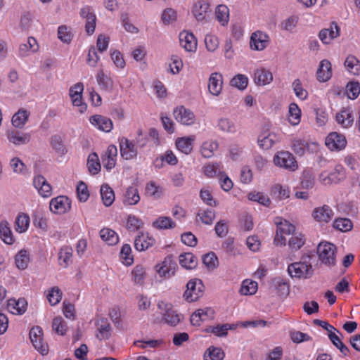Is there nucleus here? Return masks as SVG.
<instances>
[{
	"label": "nucleus",
	"mask_w": 360,
	"mask_h": 360,
	"mask_svg": "<svg viewBox=\"0 0 360 360\" xmlns=\"http://www.w3.org/2000/svg\"><path fill=\"white\" fill-rule=\"evenodd\" d=\"M310 255H303L302 260L291 263L288 266V273L292 278L307 279L314 274V269L310 262Z\"/></svg>",
	"instance_id": "obj_1"
},
{
	"label": "nucleus",
	"mask_w": 360,
	"mask_h": 360,
	"mask_svg": "<svg viewBox=\"0 0 360 360\" xmlns=\"http://www.w3.org/2000/svg\"><path fill=\"white\" fill-rule=\"evenodd\" d=\"M336 247L335 245L326 242L321 243L317 248L319 259L322 263L333 266L335 264V252Z\"/></svg>",
	"instance_id": "obj_2"
},
{
	"label": "nucleus",
	"mask_w": 360,
	"mask_h": 360,
	"mask_svg": "<svg viewBox=\"0 0 360 360\" xmlns=\"http://www.w3.org/2000/svg\"><path fill=\"white\" fill-rule=\"evenodd\" d=\"M204 285L200 279H193L186 284V290L184 297L188 302L197 300L202 294Z\"/></svg>",
	"instance_id": "obj_3"
},
{
	"label": "nucleus",
	"mask_w": 360,
	"mask_h": 360,
	"mask_svg": "<svg viewBox=\"0 0 360 360\" xmlns=\"http://www.w3.org/2000/svg\"><path fill=\"white\" fill-rule=\"evenodd\" d=\"M274 162L277 166L292 171H295L297 168V164L294 156L288 151L278 152L274 158Z\"/></svg>",
	"instance_id": "obj_4"
},
{
	"label": "nucleus",
	"mask_w": 360,
	"mask_h": 360,
	"mask_svg": "<svg viewBox=\"0 0 360 360\" xmlns=\"http://www.w3.org/2000/svg\"><path fill=\"white\" fill-rule=\"evenodd\" d=\"M30 339L34 347L42 355H46L48 354V345L46 344L44 345L42 342L43 330L41 327L37 326L31 328L30 331Z\"/></svg>",
	"instance_id": "obj_5"
},
{
	"label": "nucleus",
	"mask_w": 360,
	"mask_h": 360,
	"mask_svg": "<svg viewBox=\"0 0 360 360\" xmlns=\"http://www.w3.org/2000/svg\"><path fill=\"white\" fill-rule=\"evenodd\" d=\"M175 120L185 125H191L195 122V115L193 112L184 106H179L173 111Z\"/></svg>",
	"instance_id": "obj_6"
},
{
	"label": "nucleus",
	"mask_w": 360,
	"mask_h": 360,
	"mask_svg": "<svg viewBox=\"0 0 360 360\" xmlns=\"http://www.w3.org/2000/svg\"><path fill=\"white\" fill-rule=\"evenodd\" d=\"M84 90V85L81 82H78L74 86H71L69 91V95L72 98L73 105L80 107L79 111L84 112L86 109L85 103H82V92Z\"/></svg>",
	"instance_id": "obj_7"
},
{
	"label": "nucleus",
	"mask_w": 360,
	"mask_h": 360,
	"mask_svg": "<svg viewBox=\"0 0 360 360\" xmlns=\"http://www.w3.org/2000/svg\"><path fill=\"white\" fill-rule=\"evenodd\" d=\"M269 44V36L260 31L252 34L250 37V48L256 51L264 50Z\"/></svg>",
	"instance_id": "obj_8"
},
{
	"label": "nucleus",
	"mask_w": 360,
	"mask_h": 360,
	"mask_svg": "<svg viewBox=\"0 0 360 360\" xmlns=\"http://www.w3.org/2000/svg\"><path fill=\"white\" fill-rule=\"evenodd\" d=\"M326 145L330 150H341L345 148L347 140L344 135L337 132H331L326 139Z\"/></svg>",
	"instance_id": "obj_9"
},
{
	"label": "nucleus",
	"mask_w": 360,
	"mask_h": 360,
	"mask_svg": "<svg viewBox=\"0 0 360 360\" xmlns=\"http://www.w3.org/2000/svg\"><path fill=\"white\" fill-rule=\"evenodd\" d=\"M49 207L54 213L63 214L70 210L69 198L65 196H58L51 200Z\"/></svg>",
	"instance_id": "obj_10"
},
{
	"label": "nucleus",
	"mask_w": 360,
	"mask_h": 360,
	"mask_svg": "<svg viewBox=\"0 0 360 360\" xmlns=\"http://www.w3.org/2000/svg\"><path fill=\"white\" fill-rule=\"evenodd\" d=\"M120 148L121 155L125 160H131L137 155V150L135 145L127 138L123 137L120 139Z\"/></svg>",
	"instance_id": "obj_11"
},
{
	"label": "nucleus",
	"mask_w": 360,
	"mask_h": 360,
	"mask_svg": "<svg viewBox=\"0 0 360 360\" xmlns=\"http://www.w3.org/2000/svg\"><path fill=\"white\" fill-rule=\"evenodd\" d=\"M336 122L344 128H349L354 123L352 110L349 108H342L335 116Z\"/></svg>",
	"instance_id": "obj_12"
},
{
	"label": "nucleus",
	"mask_w": 360,
	"mask_h": 360,
	"mask_svg": "<svg viewBox=\"0 0 360 360\" xmlns=\"http://www.w3.org/2000/svg\"><path fill=\"white\" fill-rule=\"evenodd\" d=\"M80 16L86 20L85 29L88 34H92L96 28V15L89 6L84 7L80 11Z\"/></svg>",
	"instance_id": "obj_13"
},
{
	"label": "nucleus",
	"mask_w": 360,
	"mask_h": 360,
	"mask_svg": "<svg viewBox=\"0 0 360 360\" xmlns=\"http://www.w3.org/2000/svg\"><path fill=\"white\" fill-rule=\"evenodd\" d=\"M181 46L187 51H194L197 48V40L191 32L183 31L179 34Z\"/></svg>",
	"instance_id": "obj_14"
},
{
	"label": "nucleus",
	"mask_w": 360,
	"mask_h": 360,
	"mask_svg": "<svg viewBox=\"0 0 360 360\" xmlns=\"http://www.w3.org/2000/svg\"><path fill=\"white\" fill-rule=\"evenodd\" d=\"M222 75L218 72L212 73L208 82V89L211 94L219 96L222 90Z\"/></svg>",
	"instance_id": "obj_15"
},
{
	"label": "nucleus",
	"mask_w": 360,
	"mask_h": 360,
	"mask_svg": "<svg viewBox=\"0 0 360 360\" xmlns=\"http://www.w3.org/2000/svg\"><path fill=\"white\" fill-rule=\"evenodd\" d=\"M312 216L315 220L320 222H328L333 217V212L328 205L315 208Z\"/></svg>",
	"instance_id": "obj_16"
},
{
	"label": "nucleus",
	"mask_w": 360,
	"mask_h": 360,
	"mask_svg": "<svg viewBox=\"0 0 360 360\" xmlns=\"http://www.w3.org/2000/svg\"><path fill=\"white\" fill-rule=\"evenodd\" d=\"M90 122L98 127V128L105 132H109L112 129V122L110 118L106 117L95 115L90 117Z\"/></svg>",
	"instance_id": "obj_17"
},
{
	"label": "nucleus",
	"mask_w": 360,
	"mask_h": 360,
	"mask_svg": "<svg viewBox=\"0 0 360 360\" xmlns=\"http://www.w3.org/2000/svg\"><path fill=\"white\" fill-rule=\"evenodd\" d=\"M317 79L319 82H327L332 77L331 63L328 60L321 61L319 67L317 70Z\"/></svg>",
	"instance_id": "obj_18"
},
{
	"label": "nucleus",
	"mask_w": 360,
	"mask_h": 360,
	"mask_svg": "<svg viewBox=\"0 0 360 360\" xmlns=\"http://www.w3.org/2000/svg\"><path fill=\"white\" fill-rule=\"evenodd\" d=\"M195 138V136L178 138L176 141L177 149L186 155L191 153L193 150V143Z\"/></svg>",
	"instance_id": "obj_19"
},
{
	"label": "nucleus",
	"mask_w": 360,
	"mask_h": 360,
	"mask_svg": "<svg viewBox=\"0 0 360 360\" xmlns=\"http://www.w3.org/2000/svg\"><path fill=\"white\" fill-rule=\"evenodd\" d=\"M27 302L24 298L10 299L8 301V309L13 313L16 314H22L27 309Z\"/></svg>",
	"instance_id": "obj_20"
},
{
	"label": "nucleus",
	"mask_w": 360,
	"mask_h": 360,
	"mask_svg": "<svg viewBox=\"0 0 360 360\" xmlns=\"http://www.w3.org/2000/svg\"><path fill=\"white\" fill-rule=\"evenodd\" d=\"M273 80L272 73L266 69L257 70L255 72V82L257 85H266Z\"/></svg>",
	"instance_id": "obj_21"
},
{
	"label": "nucleus",
	"mask_w": 360,
	"mask_h": 360,
	"mask_svg": "<svg viewBox=\"0 0 360 360\" xmlns=\"http://www.w3.org/2000/svg\"><path fill=\"white\" fill-rule=\"evenodd\" d=\"M209 4L204 1H198L195 4L193 13L198 21L205 20L206 13L209 9Z\"/></svg>",
	"instance_id": "obj_22"
},
{
	"label": "nucleus",
	"mask_w": 360,
	"mask_h": 360,
	"mask_svg": "<svg viewBox=\"0 0 360 360\" xmlns=\"http://www.w3.org/2000/svg\"><path fill=\"white\" fill-rule=\"evenodd\" d=\"M98 325V330L99 333L96 335V338L100 340L103 339L108 340L110 337L111 326L108 322V320L105 318H102L99 320Z\"/></svg>",
	"instance_id": "obj_23"
},
{
	"label": "nucleus",
	"mask_w": 360,
	"mask_h": 360,
	"mask_svg": "<svg viewBox=\"0 0 360 360\" xmlns=\"http://www.w3.org/2000/svg\"><path fill=\"white\" fill-rule=\"evenodd\" d=\"M30 112L25 109H20L12 117V124L15 127L22 129L26 124Z\"/></svg>",
	"instance_id": "obj_24"
},
{
	"label": "nucleus",
	"mask_w": 360,
	"mask_h": 360,
	"mask_svg": "<svg viewBox=\"0 0 360 360\" xmlns=\"http://www.w3.org/2000/svg\"><path fill=\"white\" fill-rule=\"evenodd\" d=\"M179 263L182 267L192 269L197 266L198 259L192 253L186 252L179 255Z\"/></svg>",
	"instance_id": "obj_25"
},
{
	"label": "nucleus",
	"mask_w": 360,
	"mask_h": 360,
	"mask_svg": "<svg viewBox=\"0 0 360 360\" xmlns=\"http://www.w3.org/2000/svg\"><path fill=\"white\" fill-rule=\"evenodd\" d=\"M140 200L138 189L134 186H129L127 188L124 198L123 200L124 204L128 205H134L137 204Z\"/></svg>",
	"instance_id": "obj_26"
},
{
	"label": "nucleus",
	"mask_w": 360,
	"mask_h": 360,
	"mask_svg": "<svg viewBox=\"0 0 360 360\" xmlns=\"http://www.w3.org/2000/svg\"><path fill=\"white\" fill-rule=\"evenodd\" d=\"M276 294L280 297H286L290 292L289 284L281 278H276L272 281Z\"/></svg>",
	"instance_id": "obj_27"
},
{
	"label": "nucleus",
	"mask_w": 360,
	"mask_h": 360,
	"mask_svg": "<svg viewBox=\"0 0 360 360\" xmlns=\"http://www.w3.org/2000/svg\"><path fill=\"white\" fill-rule=\"evenodd\" d=\"M100 192L103 204L107 207L110 206L115 200L113 190L108 184H103Z\"/></svg>",
	"instance_id": "obj_28"
},
{
	"label": "nucleus",
	"mask_w": 360,
	"mask_h": 360,
	"mask_svg": "<svg viewBox=\"0 0 360 360\" xmlns=\"http://www.w3.org/2000/svg\"><path fill=\"white\" fill-rule=\"evenodd\" d=\"M101 239L110 245H115L119 241V238L115 231L108 228H103L100 231Z\"/></svg>",
	"instance_id": "obj_29"
},
{
	"label": "nucleus",
	"mask_w": 360,
	"mask_h": 360,
	"mask_svg": "<svg viewBox=\"0 0 360 360\" xmlns=\"http://www.w3.org/2000/svg\"><path fill=\"white\" fill-rule=\"evenodd\" d=\"M72 256V248L69 246H64L60 248L58 252V259L60 264L63 267H67L71 262Z\"/></svg>",
	"instance_id": "obj_30"
},
{
	"label": "nucleus",
	"mask_w": 360,
	"mask_h": 360,
	"mask_svg": "<svg viewBox=\"0 0 360 360\" xmlns=\"http://www.w3.org/2000/svg\"><path fill=\"white\" fill-rule=\"evenodd\" d=\"M8 225V221L6 220H3L0 222V236L6 244H13L14 238Z\"/></svg>",
	"instance_id": "obj_31"
},
{
	"label": "nucleus",
	"mask_w": 360,
	"mask_h": 360,
	"mask_svg": "<svg viewBox=\"0 0 360 360\" xmlns=\"http://www.w3.org/2000/svg\"><path fill=\"white\" fill-rule=\"evenodd\" d=\"M224 352L219 347H210L204 354V360H223Z\"/></svg>",
	"instance_id": "obj_32"
},
{
	"label": "nucleus",
	"mask_w": 360,
	"mask_h": 360,
	"mask_svg": "<svg viewBox=\"0 0 360 360\" xmlns=\"http://www.w3.org/2000/svg\"><path fill=\"white\" fill-rule=\"evenodd\" d=\"M50 143L53 149L59 155H64L68 153L63 139L60 135L56 134L51 136Z\"/></svg>",
	"instance_id": "obj_33"
},
{
	"label": "nucleus",
	"mask_w": 360,
	"mask_h": 360,
	"mask_svg": "<svg viewBox=\"0 0 360 360\" xmlns=\"http://www.w3.org/2000/svg\"><path fill=\"white\" fill-rule=\"evenodd\" d=\"M345 65L347 70L354 75L360 74V61L354 56H348L345 61Z\"/></svg>",
	"instance_id": "obj_34"
},
{
	"label": "nucleus",
	"mask_w": 360,
	"mask_h": 360,
	"mask_svg": "<svg viewBox=\"0 0 360 360\" xmlns=\"http://www.w3.org/2000/svg\"><path fill=\"white\" fill-rule=\"evenodd\" d=\"M153 226L158 229H169L176 226V224L168 217H159L153 222Z\"/></svg>",
	"instance_id": "obj_35"
},
{
	"label": "nucleus",
	"mask_w": 360,
	"mask_h": 360,
	"mask_svg": "<svg viewBox=\"0 0 360 360\" xmlns=\"http://www.w3.org/2000/svg\"><path fill=\"white\" fill-rule=\"evenodd\" d=\"M219 144L216 141L204 142L201 146V153L204 158H210L213 156L215 150H217Z\"/></svg>",
	"instance_id": "obj_36"
},
{
	"label": "nucleus",
	"mask_w": 360,
	"mask_h": 360,
	"mask_svg": "<svg viewBox=\"0 0 360 360\" xmlns=\"http://www.w3.org/2000/svg\"><path fill=\"white\" fill-rule=\"evenodd\" d=\"M8 140L15 145L26 144L30 140V135L27 134H21L18 131H12L8 134Z\"/></svg>",
	"instance_id": "obj_37"
},
{
	"label": "nucleus",
	"mask_w": 360,
	"mask_h": 360,
	"mask_svg": "<svg viewBox=\"0 0 360 360\" xmlns=\"http://www.w3.org/2000/svg\"><path fill=\"white\" fill-rule=\"evenodd\" d=\"M30 261L29 255L27 250H21L15 257V263L18 269L24 270L27 267Z\"/></svg>",
	"instance_id": "obj_38"
},
{
	"label": "nucleus",
	"mask_w": 360,
	"mask_h": 360,
	"mask_svg": "<svg viewBox=\"0 0 360 360\" xmlns=\"http://www.w3.org/2000/svg\"><path fill=\"white\" fill-rule=\"evenodd\" d=\"M216 18L222 26L227 25L229 18V10L225 5H219L215 11Z\"/></svg>",
	"instance_id": "obj_39"
},
{
	"label": "nucleus",
	"mask_w": 360,
	"mask_h": 360,
	"mask_svg": "<svg viewBox=\"0 0 360 360\" xmlns=\"http://www.w3.org/2000/svg\"><path fill=\"white\" fill-rule=\"evenodd\" d=\"M277 225V230H278L281 233L283 234H292L294 235V232L295 231V227L292 224L289 223L288 221L284 220L282 221V219L277 218L275 221Z\"/></svg>",
	"instance_id": "obj_40"
},
{
	"label": "nucleus",
	"mask_w": 360,
	"mask_h": 360,
	"mask_svg": "<svg viewBox=\"0 0 360 360\" xmlns=\"http://www.w3.org/2000/svg\"><path fill=\"white\" fill-rule=\"evenodd\" d=\"M333 227L342 232H347L352 229L353 224L348 218H338L333 221Z\"/></svg>",
	"instance_id": "obj_41"
},
{
	"label": "nucleus",
	"mask_w": 360,
	"mask_h": 360,
	"mask_svg": "<svg viewBox=\"0 0 360 360\" xmlns=\"http://www.w3.org/2000/svg\"><path fill=\"white\" fill-rule=\"evenodd\" d=\"M88 169L91 174H96L101 170V164L99 162L98 155L93 153L89 155L87 161Z\"/></svg>",
	"instance_id": "obj_42"
},
{
	"label": "nucleus",
	"mask_w": 360,
	"mask_h": 360,
	"mask_svg": "<svg viewBox=\"0 0 360 360\" xmlns=\"http://www.w3.org/2000/svg\"><path fill=\"white\" fill-rule=\"evenodd\" d=\"M301 110L298 105L292 103L289 105V122L292 125H297L300 122Z\"/></svg>",
	"instance_id": "obj_43"
},
{
	"label": "nucleus",
	"mask_w": 360,
	"mask_h": 360,
	"mask_svg": "<svg viewBox=\"0 0 360 360\" xmlns=\"http://www.w3.org/2000/svg\"><path fill=\"white\" fill-rule=\"evenodd\" d=\"M217 127L223 132L233 134L236 131V124L228 118H220L218 120Z\"/></svg>",
	"instance_id": "obj_44"
},
{
	"label": "nucleus",
	"mask_w": 360,
	"mask_h": 360,
	"mask_svg": "<svg viewBox=\"0 0 360 360\" xmlns=\"http://www.w3.org/2000/svg\"><path fill=\"white\" fill-rule=\"evenodd\" d=\"M271 194L276 199L281 200L290 196V191L287 186L276 184L271 188Z\"/></svg>",
	"instance_id": "obj_45"
},
{
	"label": "nucleus",
	"mask_w": 360,
	"mask_h": 360,
	"mask_svg": "<svg viewBox=\"0 0 360 360\" xmlns=\"http://www.w3.org/2000/svg\"><path fill=\"white\" fill-rule=\"evenodd\" d=\"M30 224V217L27 214L21 213L18 214L16 220H15V225L16 228L15 230L18 231L19 233H23L26 231L29 227Z\"/></svg>",
	"instance_id": "obj_46"
},
{
	"label": "nucleus",
	"mask_w": 360,
	"mask_h": 360,
	"mask_svg": "<svg viewBox=\"0 0 360 360\" xmlns=\"http://www.w3.org/2000/svg\"><path fill=\"white\" fill-rule=\"evenodd\" d=\"M235 328L234 325L225 323L222 325H217L216 326H211L207 329V332H211L217 336L223 337L227 335L228 330Z\"/></svg>",
	"instance_id": "obj_47"
},
{
	"label": "nucleus",
	"mask_w": 360,
	"mask_h": 360,
	"mask_svg": "<svg viewBox=\"0 0 360 360\" xmlns=\"http://www.w3.org/2000/svg\"><path fill=\"white\" fill-rule=\"evenodd\" d=\"M336 32L333 30L323 29L320 31L319 37L321 41L324 44H328L329 41L339 35V27L335 24Z\"/></svg>",
	"instance_id": "obj_48"
},
{
	"label": "nucleus",
	"mask_w": 360,
	"mask_h": 360,
	"mask_svg": "<svg viewBox=\"0 0 360 360\" xmlns=\"http://www.w3.org/2000/svg\"><path fill=\"white\" fill-rule=\"evenodd\" d=\"M162 317L165 322L171 326H175L180 322L179 315L171 308H167Z\"/></svg>",
	"instance_id": "obj_49"
},
{
	"label": "nucleus",
	"mask_w": 360,
	"mask_h": 360,
	"mask_svg": "<svg viewBox=\"0 0 360 360\" xmlns=\"http://www.w3.org/2000/svg\"><path fill=\"white\" fill-rule=\"evenodd\" d=\"M257 290V283L253 281L245 280L242 283L240 292L244 295H254Z\"/></svg>",
	"instance_id": "obj_50"
},
{
	"label": "nucleus",
	"mask_w": 360,
	"mask_h": 360,
	"mask_svg": "<svg viewBox=\"0 0 360 360\" xmlns=\"http://www.w3.org/2000/svg\"><path fill=\"white\" fill-rule=\"evenodd\" d=\"M98 84L105 90L110 89L112 87V81L108 77L103 70H100L96 76Z\"/></svg>",
	"instance_id": "obj_51"
},
{
	"label": "nucleus",
	"mask_w": 360,
	"mask_h": 360,
	"mask_svg": "<svg viewBox=\"0 0 360 360\" xmlns=\"http://www.w3.org/2000/svg\"><path fill=\"white\" fill-rule=\"evenodd\" d=\"M275 136L273 134H262L258 138V143L259 146L263 149H269L272 147V146L274 144Z\"/></svg>",
	"instance_id": "obj_52"
},
{
	"label": "nucleus",
	"mask_w": 360,
	"mask_h": 360,
	"mask_svg": "<svg viewBox=\"0 0 360 360\" xmlns=\"http://www.w3.org/2000/svg\"><path fill=\"white\" fill-rule=\"evenodd\" d=\"M305 239L304 236L301 233L299 235H292L288 241V245L292 250H297L300 249L304 244Z\"/></svg>",
	"instance_id": "obj_53"
},
{
	"label": "nucleus",
	"mask_w": 360,
	"mask_h": 360,
	"mask_svg": "<svg viewBox=\"0 0 360 360\" xmlns=\"http://www.w3.org/2000/svg\"><path fill=\"white\" fill-rule=\"evenodd\" d=\"M143 226V222L134 215H129L127 221V229L130 231H136Z\"/></svg>",
	"instance_id": "obj_54"
},
{
	"label": "nucleus",
	"mask_w": 360,
	"mask_h": 360,
	"mask_svg": "<svg viewBox=\"0 0 360 360\" xmlns=\"http://www.w3.org/2000/svg\"><path fill=\"white\" fill-rule=\"evenodd\" d=\"M346 91L349 98L355 99L360 94V84L358 82H349L346 86Z\"/></svg>",
	"instance_id": "obj_55"
},
{
	"label": "nucleus",
	"mask_w": 360,
	"mask_h": 360,
	"mask_svg": "<svg viewBox=\"0 0 360 360\" xmlns=\"http://www.w3.org/2000/svg\"><path fill=\"white\" fill-rule=\"evenodd\" d=\"M230 84L240 90H244L248 86V79L244 75L238 74L232 78Z\"/></svg>",
	"instance_id": "obj_56"
},
{
	"label": "nucleus",
	"mask_w": 360,
	"mask_h": 360,
	"mask_svg": "<svg viewBox=\"0 0 360 360\" xmlns=\"http://www.w3.org/2000/svg\"><path fill=\"white\" fill-rule=\"evenodd\" d=\"M62 291L58 287H53L47 295V299L51 305L57 304L62 298Z\"/></svg>",
	"instance_id": "obj_57"
},
{
	"label": "nucleus",
	"mask_w": 360,
	"mask_h": 360,
	"mask_svg": "<svg viewBox=\"0 0 360 360\" xmlns=\"http://www.w3.org/2000/svg\"><path fill=\"white\" fill-rule=\"evenodd\" d=\"M308 146V143L304 140L294 139L292 141V149L297 155L303 156L305 153V149Z\"/></svg>",
	"instance_id": "obj_58"
},
{
	"label": "nucleus",
	"mask_w": 360,
	"mask_h": 360,
	"mask_svg": "<svg viewBox=\"0 0 360 360\" xmlns=\"http://www.w3.org/2000/svg\"><path fill=\"white\" fill-rule=\"evenodd\" d=\"M53 330L58 335H63L66 332V324L60 316L53 319L52 322Z\"/></svg>",
	"instance_id": "obj_59"
},
{
	"label": "nucleus",
	"mask_w": 360,
	"mask_h": 360,
	"mask_svg": "<svg viewBox=\"0 0 360 360\" xmlns=\"http://www.w3.org/2000/svg\"><path fill=\"white\" fill-rule=\"evenodd\" d=\"M131 248L128 244H124L120 251V257L122 262L126 265H131L133 263L134 259L131 255Z\"/></svg>",
	"instance_id": "obj_60"
},
{
	"label": "nucleus",
	"mask_w": 360,
	"mask_h": 360,
	"mask_svg": "<svg viewBox=\"0 0 360 360\" xmlns=\"http://www.w3.org/2000/svg\"><path fill=\"white\" fill-rule=\"evenodd\" d=\"M203 264L210 269H215L218 266V258L214 252H210L202 257Z\"/></svg>",
	"instance_id": "obj_61"
},
{
	"label": "nucleus",
	"mask_w": 360,
	"mask_h": 360,
	"mask_svg": "<svg viewBox=\"0 0 360 360\" xmlns=\"http://www.w3.org/2000/svg\"><path fill=\"white\" fill-rule=\"evenodd\" d=\"M314 175L309 171L304 172L301 181L302 187L306 189L311 188L314 185Z\"/></svg>",
	"instance_id": "obj_62"
},
{
	"label": "nucleus",
	"mask_w": 360,
	"mask_h": 360,
	"mask_svg": "<svg viewBox=\"0 0 360 360\" xmlns=\"http://www.w3.org/2000/svg\"><path fill=\"white\" fill-rule=\"evenodd\" d=\"M249 200L258 202L259 203L268 207L270 205V199L262 193H250L248 195Z\"/></svg>",
	"instance_id": "obj_63"
},
{
	"label": "nucleus",
	"mask_w": 360,
	"mask_h": 360,
	"mask_svg": "<svg viewBox=\"0 0 360 360\" xmlns=\"http://www.w3.org/2000/svg\"><path fill=\"white\" fill-rule=\"evenodd\" d=\"M58 37L63 42L70 44L72 39V35L65 25H62L58 27Z\"/></svg>",
	"instance_id": "obj_64"
}]
</instances>
